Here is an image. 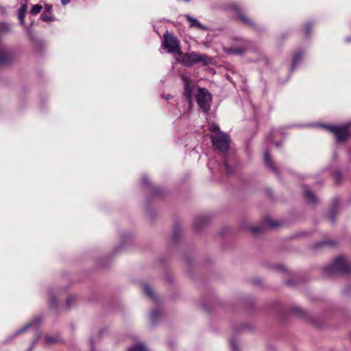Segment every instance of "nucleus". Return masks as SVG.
<instances>
[{
	"label": "nucleus",
	"instance_id": "nucleus-1",
	"mask_svg": "<svg viewBox=\"0 0 351 351\" xmlns=\"http://www.w3.org/2000/svg\"><path fill=\"white\" fill-rule=\"evenodd\" d=\"M179 62L185 66H191L195 64L202 62L206 65L210 63L211 59L206 54H201L197 52H191L179 55Z\"/></svg>",
	"mask_w": 351,
	"mask_h": 351
},
{
	"label": "nucleus",
	"instance_id": "nucleus-2",
	"mask_svg": "<svg viewBox=\"0 0 351 351\" xmlns=\"http://www.w3.org/2000/svg\"><path fill=\"white\" fill-rule=\"evenodd\" d=\"M325 270L329 275L338 273L350 274H351V263L339 256L336 258L330 265L326 267Z\"/></svg>",
	"mask_w": 351,
	"mask_h": 351
},
{
	"label": "nucleus",
	"instance_id": "nucleus-3",
	"mask_svg": "<svg viewBox=\"0 0 351 351\" xmlns=\"http://www.w3.org/2000/svg\"><path fill=\"white\" fill-rule=\"evenodd\" d=\"M162 47L167 49L169 53H178L179 55L182 54L179 40L168 31L163 35Z\"/></svg>",
	"mask_w": 351,
	"mask_h": 351
},
{
	"label": "nucleus",
	"instance_id": "nucleus-4",
	"mask_svg": "<svg viewBox=\"0 0 351 351\" xmlns=\"http://www.w3.org/2000/svg\"><path fill=\"white\" fill-rule=\"evenodd\" d=\"M210 138L213 146L219 152L224 153L229 149L230 138L226 133L212 134Z\"/></svg>",
	"mask_w": 351,
	"mask_h": 351
},
{
	"label": "nucleus",
	"instance_id": "nucleus-5",
	"mask_svg": "<svg viewBox=\"0 0 351 351\" xmlns=\"http://www.w3.org/2000/svg\"><path fill=\"white\" fill-rule=\"evenodd\" d=\"M211 101L212 97L208 90L199 88L197 95V103L204 112H206L210 110Z\"/></svg>",
	"mask_w": 351,
	"mask_h": 351
},
{
	"label": "nucleus",
	"instance_id": "nucleus-6",
	"mask_svg": "<svg viewBox=\"0 0 351 351\" xmlns=\"http://www.w3.org/2000/svg\"><path fill=\"white\" fill-rule=\"evenodd\" d=\"M351 123L348 125L333 126L330 125H320L332 132L339 142L345 141L348 136V128Z\"/></svg>",
	"mask_w": 351,
	"mask_h": 351
},
{
	"label": "nucleus",
	"instance_id": "nucleus-7",
	"mask_svg": "<svg viewBox=\"0 0 351 351\" xmlns=\"http://www.w3.org/2000/svg\"><path fill=\"white\" fill-rule=\"evenodd\" d=\"M232 10L235 12V13L237 14V16L239 19V21L244 24L245 25H247L252 29H257L258 26L256 24L254 21H253L251 19L247 17L244 13L242 12L239 7L236 4H232L231 5Z\"/></svg>",
	"mask_w": 351,
	"mask_h": 351
},
{
	"label": "nucleus",
	"instance_id": "nucleus-8",
	"mask_svg": "<svg viewBox=\"0 0 351 351\" xmlns=\"http://www.w3.org/2000/svg\"><path fill=\"white\" fill-rule=\"evenodd\" d=\"M182 80L184 84V96L191 101L192 99L193 86L191 85L190 79L186 75H182Z\"/></svg>",
	"mask_w": 351,
	"mask_h": 351
},
{
	"label": "nucleus",
	"instance_id": "nucleus-9",
	"mask_svg": "<svg viewBox=\"0 0 351 351\" xmlns=\"http://www.w3.org/2000/svg\"><path fill=\"white\" fill-rule=\"evenodd\" d=\"M45 10L40 16V19L45 22H52L55 21V17L52 14V6L50 5H45Z\"/></svg>",
	"mask_w": 351,
	"mask_h": 351
},
{
	"label": "nucleus",
	"instance_id": "nucleus-10",
	"mask_svg": "<svg viewBox=\"0 0 351 351\" xmlns=\"http://www.w3.org/2000/svg\"><path fill=\"white\" fill-rule=\"evenodd\" d=\"M41 320L39 317H36L33 319L30 322L27 324L25 326L19 329L15 332V335L21 334L25 331H26L28 328L32 327H35L36 329H37L38 326H39Z\"/></svg>",
	"mask_w": 351,
	"mask_h": 351
},
{
	"label": "nucleus",
	"instance_id": "nucleus-11",
	"mask_svg": "<svg viewBox=\"0 0 351 351\" xmlns=\"http://www.w3.org/2000/svg\"><path fill=\"white\" fill-rule=\"evenodd\" d=\"M186 19L189 22V25L191 27H196L199 29H207V28L202 25L197 19L187 14L186 15Z\"/></svg>",
	"mask_w": 351,
	"mask_h": 351
},
{
	"label": "nucleus",
	"instance_id": "nucleus-12",
	"mask_svg": "<svg viewBox=\"0 0 351 351\" xmlns=\"http://www.w3.org/2000/svg\"><path fill=\"white\" fill-rule=\"evenodd\" d=\"M11 59V53L5 47L0 48V64L8 63Z\"/></svg>",
	"mask_w": 351,
	"mask_h": 351
},
{
	"label": "nucleus",
	"instance_id": "nucleus-13",
	"mask_svg": "<svg viewBox=\"0 0 351 351\" xmlns=\"http://www.w3.org/2000/svg\"><path fill=\"white\" fill-rule=\"evenodd\" d=\"M264 160L268 167L274 173H278L277 167L274 165L271 158L269 156V152L266 151L264 154Z\"/></svg>",
	"mask_w": 351,
	"mask_h": 351
},
{
	"label": "nucleus",
	"instance_id": "nucleus-14",
	"mask_svg": "<svg viewBox=\"0 0 351 351\" xmlns=\"http://www.w3.org/2000/svg\"><path fill=\"white\" fill-rule=\"evenodd\" d=\"M304 53L302 51L297 52L293 57L291 70L293 71L296 65L301 61L303 57Z\"/></svg>",
	"mask_w": 351,
	"mask_h": 351
},
{
	"label": "nucleus",
	"instance_id": "nucleus-15",
	"mask_svg": "<svg viewBox=\"0 0 351 351\" xmlns=\"http://www.w3.org/2000/svg\"><path fill=\"white\" fill-rule=\"evenodd\" d=\"M27 12V5H23L19 10L18 17L21 24H24L25 17Z\"/></svg>",
	"mask_w": 351,
	"mask_h": 351
},
{
	"label": "nucleus",
	"instance_id": "nucleus-16",
	"mask_svg": "<svg viewBox=\"0 0 351 351\" xmlns=\"http://www.w3.org/2000/svg\"><path fill=\"white\" fill-rule=\"evenodd\" d=\"M304 195L309 203L314 204L317 202L316 196L310 190H305Z\"/></svg>",
	"mask_w": 351,
	"mask_h": 351
},
{
	"label": "nucleus",
	"instance_id": "nucleus-17",
	"mask_svg": "<svg viewBox=\"0 0 351 351\" xmlns=\"http://www.w3.org/2000/svg\"><path fill=\"white\" fill-rule=\"evenodd\" d=\"M128 351H148L145 345L142 343L131 346Z\"/></svg>",
	"mask_w": 351,
	"mask_h": 351
},
{
	"label": "nucleus",
	"instance_id": "nucleus-18",
	"mask_svg": "<svg viewBox=\"0 0 351 351\" xmlns=\"http://www.w3.org/2000/svg\"><path fill=\"white\" fill-rule=\"evenodd\" d=\"M143 289L148 297L154 300V298H155L154 293L152 289V287L149 285H147V284L144 285Z\"/></svg>",
	"mask_w": 351,
	"mask_h": 351
},
{
	"label": "nucleus",
	"instance_id": "nucleus-19",
	"mask_svg": "<svg viewBox=\"0 0 351 351\" xmlns=\"http://www.w3.org/2000/svg\"><path fill=\"white\" fill-rule=\"evenodd\" d=\"M245 49L243 47H232L230 48L228 51V53L235 54V55H241L244 53Z\"/></svg>",
	"mask_w": 351,
	"mask_h": 351
},
{
	"label": "nucleus",
	"instance_id": "nucleus-20",
	"mask_svg": "<svg viewBox=\"0 0 351 351\" xmlns=\"http://www.w3.org/2000/svg\"><path fill=\"white\" fill-rule=\"evenodd\" d=\"M10 31V26L5 23H0V36L5 34Z\"/></svg>",
	"mask_w": 351,
	"mask_h": 351
},
{
	"label": "nucleus",
	"instance_id": "nucleus-21",
	"mask_svg": "<svg viewBox=\"0 0 351 351\" xmlns=\"http://www.w3.org/2000/svg\"><path fill=\"white\" fill-rule=\"evenodd\" d=\"M43 9V6L39 4L34 5L30 10V13L32 15H36L38 14Z\"/></svg>",
	"mask_w": 351,
	"mask_h": 351
},
{
	"label": "nucleus",
	"instance_id": "nucleus-22",
	"mask_svg": "<svg viewBox=\"0 0 351 351\" xmlns=\"http://www.w3.org/2000/svg\"><path fill=\"white\" fill-rule=\"evenodd\" d=\"M279 223L276 221H274L271 219H267L265 221V226H268L271 228H276L279 226Z\"/></svg>",
	"mask_w": 351,
	"mask_h": 351
},
{
	"label": "nucleus",
	"instance_id": "nucleus-23",
	"mask_svg": "<svg viewBox=\"0 0 351 351\" xmlns=\"http://www.w3.org/2000/svg\"><path fill=\"white\" fill-rule=\"evenodd\" d=\"M162 312L159 310H154L152 312L151 319L153 323H155L156 322L158 317L160 316Z\"/></svg>",
	"mask_w": 351,
	"mask_h": 351
},
{
	"label": "nucleus",
	"instance_id": "nucleus-24",
	"mask_svg": "<svg viewBox=\"0 0 351 351\" xmlns=\"http://www.w3.org/2000/svg\"><path fill=\"white\" fill-rule=\"evenodd\" d=\"M210 131L212 132V134H217L218 132H222L218 125L215 123H212L209 127Z\"/></svg>",
	"mask_w": 351,
	"mask_h": 351
},
{
	"label": "nucleus",
	"instance_id": "nucleus-25",
	"mask_svg": "<svg viewBox=\"0 0 351 351\" xmlns=\"http://www.w3.org/2000/svg\"><path fill=\"white\" fill-rule=\"evenodd\" d=\"M222 167L223 168V170L224 171L227 173V174H231L232 173V169L230 168V167L228 165V162L226 161V160H224V161L223 162V164H222Z\"/></svg>",
	"mask_w": 351,
	"mask_h": 351
},
{
	"label": "nucleus",
	"instance_id": "nucleus-26",
	"mask_svg": "<svg viewBox=\"0 0 351 351\" xmlns=\"http://www.w3.org/2000/svg\"><path fill=\"white\" fill-rule=\"evenodd\" d=\"M45 340L47 343L51 344L56 343L58 339L57 337L55 336L46 335Z\"/></svg>",
	"mask_w": 351,
	"mask_h": 351
},
{
	"label": "nucleus",
	"instance_id": "nucleus-27",
	"mask_svg": "<svg viewBox=\"0 0 351 351\" xmlns=\"http://www.w3.org/2000/svg\"><path fill=\"white\" fill-rule=\"evenodd\" d=\"M230 344L232 351H238V346L236 340L234 338L230 339Z\"/></svg>",
	"mask_w": 351,
	"mask_h": 351
},
{
	"label": "nucleus",
	"instance_id": "nucleus-28",
	"mask_svg": "<svg viewBox=\"0 0 351 351\" xmlns=\"http://www.w3.org/2000/svg\"><path fill=\"white\" fill-rule=\"evenodd\" d=\"M75 299L76 298L74 296H69L67 298L66 301V304L68 308H69L71 306V302H74L75 300Z\"/></svg>",
	"mask_w": 351,
	"mask_h": 351
},
{
	"label": "nucleus",
	"instance_id": "nucleus-29",
	"mask_svg": "<svg viewBox=\"0 0 351 351\" xmlns=\"http://www.w3.org/2000/svg\"><path fill=\"white\" fill-rule=\"evenodd\" d=\"M337 208V204L335 202H334V206L332 207V210H331L330 213V219H331V221L332 223L335 222V214H334V212H335V210Z\"/></svg>",
	"mask_w": 351,
	"mask_h": 351
},
{
	"label": "nucleus",
	"instance_id": "nucleus-30",
	"mask_svg": "<svg viewBox=\"0 0 351 351\" xmlns=\"http://www.w3.org/2000/svg\"><path fill=\"white\" fill-rule=\"evenodd\" d=\"M294 311L296 312L298 315H301V316H304L305 315V312L303 309H302L300 307H295L293 308Z\"/></svg>",
	"mask_w": 351,
	"mask_h": 351
},
{
	"label": "nucleus",
	"instance_id": "nucleus-31",
	"mask_svg": "<svg viewBox=\"0 0 351 351\" xmlns=\"http://www.w3.org/2000/svg\"><path fill=\"white\" fill-rule=\"evenodd\" d=\"M261 228L259 226H252L250 228V231L254 233H258L261 231Z\"/></svg>",
	"mask_w": 351,
	"mask_h": 351
},
{
	"label": "nucleus",
	"instance_id": "nucleus-32",
	"mask_svg": "<svg viewBox=\"0 0 351 351\" xmlns=\"http://www.w3.org/2000/svg\"><path fill=\"white\" fill-rule=\"evenodd\" d=\"M311 24H306V28H305V34L306 36H308L311 34Z\"/></svg>",
	"mask_w": 351,
	"mask_h": 351
},
{
	"label": "nucleus",
	"instance_id": "nucleus-33",
	"mask_svg": "<svg viewBox=\"0 0 351 351\" xmlns=\"http://www.w3.org/2000/svg\"><path fill=\"white\" fill-rule=\"evenodd\" d=\"M49 305L51 307H53V306H55L56 305V299L53 297H51L50 298Z\"/></svg>",
	"mask_w": 351,
	"mask_h": 351
},
{
	"label": "nucleus",
	"instance_id": "nucleus-34",
	"mask_svg": "<svg viewBox=\"0 0 351 351\" xmlns=\"http://www.w3.org/2000/svg\"><path fill=\"white\" fill-rule=\"evenodd\" d=\"M148 178L146 176H143L142 178V184L144 185L148 184Z\"/></svg>",
	"mask_w": 351,
	"mask_h": 351
},
{
	"label": "nucleus",
	"instance_id": "nucleus-35",
	"mask_svg": "<svg viewBox=\"0 0 351 351\" xmlns=\"http://www.w3.org/2000/svg\"><path fill=\"white\" fill-rule=\"evenodd\" d=\"M341 173H338L336 175V182H340Z\"/></svg>",
	"mask_w": 351,
	"mask_h": 351
},
{
	"label": "nucleus",
	"instance_id": "nucleus-36",
	"mask_svg": "<svg viewBox=\"0 0 351 351\" xmlns=\"http://www.w3.org/2000/svg\"><path fill=\"white\" fill-rule=\"evenodd\" d=\"M325 244H329V242L319 243L316 245L317 247H321Z\"/></svg>",
	"mask_w": 351,
	"mask_h": 351
},
{
	"label": "nucleus",
	"instance_id": "nucleus-37",
	"mask_svg": "<svg viewBox=\"0 0 351 351\" xmlns=\"http://www.w3.org/2000/svg\"><path fill=\"white\" fill-rule=\"evenodd\" d=\"M70 1H71V0H61V3H62L63 5H66V4H68Z\"/></svg>",
	"mask_w": 351,
	"mask_h": 351
},
{
	"label": "nucleus",
	"instance_id": "nucleus-38",
	"mask_svg": "<svg viewBox=\"0 0 351 351\" xmlns=\"http://www.w3.org/2000/svg\"><path fill=\"white\" fill-rule=\"evenodd\" d=\"M163 97H164L166 100H168V99H169L170 98H171V95H169V94H168V95H165Z\"/></svg>",
	"mask_w": 351,
	"mask_h": 351
},
{
	"label": "nucleus",
	"instance_id": "nucleus-39",
	"mask_svg": "<svg viewBox=\"0 0 351 351\" xmlns=\"http://www.w3.org/2000/svg\"><path fill=\"white\" fill-rule=\"evenodd\" d=\"M276 145L277 147H279L281 145V143H277Z\"/></svg>",
	"mask_w": 351,
	"mask_h": 351
},
{
	"label": "nucleus",
	"instance_id": "nucleus-40",
	"mask_svg": "<svg viewBox=\"0 0 351 351\" xmlns=\"http://www.w3.org/2000/svg\"><path fill=\"white\" fill-rule=\"evenodd\" d=\"M346 41H348V42L351 41V38H346Z\"/></svg>",
	"mask_w": 351,
	"mask_h": 351
},
{
	"label": "nucleus",
	"instance_id": "nucleus-41",
	"mask_svg": "<svg viewBox=\"0 0 351 351\" xmlns=\"http://www.w3.org/2000/svg\"><path fill=\"white\" fill-rule=\"evenodd\" d=\"M194 226H195V229H197V230L198 229V228L197 227V225H196V222L195 223Z\"/></svg>",
	"mask_w": 351,
	"mask_h": 351
},
{
	"label": "nucleus",
	"instance_id": "nucleus-42",
	"mask_svg": "<svg viewBox=\"0 0 351 351\" xmlns=\"http://www.w3.org/2000/svg\"><path fill=\"white\" fill-rule=\"evenodd\" d=\"M38 339H39V336H38V337L36 338L35 341H37L38 340Z\"/></svg>",
	"mask_w": 351,
	"mask_h": 351
},
{
	"label": "nucleus",
	"instance_id": "nucleus-43",
	"mask_svg": "<svg viewBox=\"0 0 351 351\" xmlns=\"http://www.w3.org/2000/svg\"><path fill=\"white\" fill-rule=\"evenodd\" d=\"M185 1H189L190 0H184Z\"/></svg>",
	"mask_w": 351,
	"mask_h": 351
},
{
	"label": "nucleus",
	"instance_id": "nucleus-44",
	"mask_svg": "<svg viewBox=\"0 0 351 351\" xmlns=\"http://www.w3.org/2000/svg\"><path fill=\"white\" fill-rule=\"evenodd\" d=\"M91 351H95L94 350H92Z\"/></svg>",
	"mask_w": 351,
	"mask_h": 351
}]
</instances>
